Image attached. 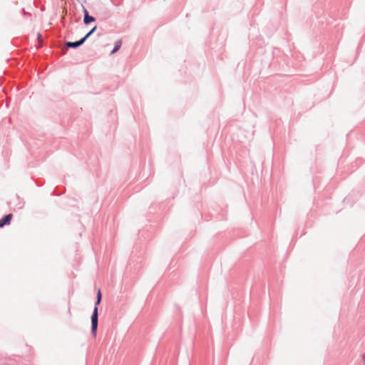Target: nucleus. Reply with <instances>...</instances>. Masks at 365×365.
<instances>
[{
    "label": "nucleus",
    "mask_w": 365,
    "mask_h": 365,
    "mask_svg": "<svg viewBox=\"0 0 365 365\" xmlns=\"http://www.w3.org/2000/svg\"><path fill=\"white\" fill-rule=\"evenodd\" d=\"M96 26H94L85 36L86 40L96 30Z\"/></svg>",
    "instance_id": "6"
},
{
    "label": "nucleus",
    "mask_w": 365,
    "mask_h": 365,
    "mask_svg": "<svg viewBox=\"0 0 365 365\" xmlns=\"http://www.w3.org/2000/svg\"><path fill=\"white\" fill-rule=\"evenodd\" d=\"M86 41V38H81L80 41H78L76 42H67L66 43V46L70 48H76L82 45Z\"/></svg>",
    "instance_id": "4"
},
{
    "label": "nucleus",
    "mask_w": 365,
    "mask_h": 365,
    "mask_svg": "<svg viewBox=\"0 0 365 365\" xmlns=\"http://www.w3.org/2000/svg\"><path fill=\"white\" fill-rule=\"evenodd\" d=\"M120 46H121V41H117L115 43V46L113 50L111 51V54H113L115 52H117L120 49Z\"/></svg>",
    "instance_id": "5"
},
{
    "label": "nucleus",
    "mask_w": 365,
    "mask_h": 365,
    "mask_svg": "<svg viewBox=\"0 0 365 365\" xmlns=\"http://www.w3.org/2000/svg\"><path fill=\"white\" fill-rule=\"evenodd\" d=\"M83 13H84L83 23L85 24H88L91 22H93V21H95V18L91 16H90L88 14V11L85 8H83Z\"/></svg>",
    "instance_id": "3"
},
{
    "label": "nucleus",
    "mask_w": 365,
    "mask_h": 365,
    "mask_svg": "<svg viewBox=\"0 0 365 365\" xmlns=\"http://www.w3.org/2000/svg\"><path fill=\"white\" fill-rule=\"evenodd\" d=\"M97 299H101V289H98V292H97Z\"/></svg>",
    "instance_id": "7"
},
{
    "label": "nucleus",
    "mask_w": 365,
    "mask_h": 365,
    "mask_svg": "<svg viewBox=\"0 0 365 365\" xmlns=\"http://www.w3.org/2000/svg\"><path fill=\"white\" fill-rule=\"evenodd\" d=\"M12 214H8L5 215L2 219L0 220V227L4 225H9L12 219Z\"/></svg>",
    "instance_id": "2"
},
{
    "label": "nucleus",
    "mask_w": 365,
    "mask_h": 365,
    "mask_svg": "<svg viewBox=\"0 0 365 365\" xmlns=\"http://www.w3.org/2000/svg\"><path fill=\"white\" fill-rule=\"evenodd\" d=\"M101 299H97L96 306L101 303ZM91 331L94 336H96L97 327H98V308L96 307L93 310V315L91 317Z\"/></svg>",
    "instance_id": "1"
},
{
    "label": "nucleus",
    "mask_w": 365,
    "mask_h": 365,
    "mask_svg": "<svg viewBox=\"0 0 365 365\" xmlns=\"http://www.w3.org/2000/svg\"><path fill=\"white\" fill-rule=\"evenodd\" d=\"M361 359H362L364 365H365V352L361 355Z\"/></svg>",
    "instance_id": "8"
}]
</instances>
